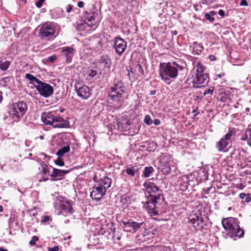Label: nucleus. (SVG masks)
Returning a JSON list of instances; mask_svg holds the SVG:
<instances>
[{"label":"nucleus","instance_id":"nucleus-1","mask_svg":"<svg viewBox=\"0 0 251 251\" xmlns=\"http://www.w3.org/2000/svg\"><path fill=\"white\" fill-rule=\"evenodd\" d=\"M184 67L176 62H161L159 65V73L162 80L167 84L172 82L171 78H176L179 71H183Z\"/></svg>","mask_w":251,"mask_h":251},{"label":"nucleus","instance_id":"nucleus-2","mask_svg":"<svg viewBox=\"0 0 251 251\" xmlns=\"http://www.w3.org/2000/svg\"><path fill=\"white\" fill-rule=\"evenodd\" d=\"M111 179L107 176L100 179L93 187L90 197L94 200H100L105 195L107 190L111 187Z\"/></svg>","mask_w":251,"mask_h":251},{"label":"nucleus","instance_id":"nucleus-3","mask_svg":"<svg viewBox=\"0 0 251 251\" xmlns=\"http://www.w3.org/2000/svg\"><path fill=\"white\" fill-rule=\"evenodd\" d=\"M222 225L224 228L228 232L229 236L231 238H241L243 236L244 231L240 227L239 221L237 219L232 217L224 219Z\"/></svg>","mask_w":251,"mask_h":251},{"label":"nucleus","instance_id":"nucleus-4","mask_svg":"<svg viewBox=\"0 0 251 251\" xmlns=\"http://www.w3.org/2000/svg\"><path fill=\"white\" fill-rule=\"evenodd\" d=\"M27 109V105L26 102L19 101L10 106L9 113L12 119L19 121L25 114Z\"/></svg>","mask_w":251,"mask_h":251},{"label":"nucleus","instance_id":"nucleus-5","mask_svg":"<svg viewBox=\"0 0 251 251\" xmlns=\"http://www.w3.org/2000/svg\"><path fill=\"white\" fill-rule=\"evenodd\" d=\"M204 67L199 63L197 64V73L193 80L194 87L198 88L204 87L209 82V77L207 74H204Z\"/></svg>","mask_w":251,"mask_h":251},{"label":"nucleus","instance_id":"nucleus-6","mask_svg":"<svg viewBox=\"0 0 251 251\" xmlns=\"http://www.w3.org/2000/svg\"><path fill=\"white\" fill-rule=\"evenodd\" d=\"M143 186L149 194V198L156 199L157 200H164V198L162 194V191L154 183L150 182L149 183L146 182L144 184Z\"/></svg>","mask_w":251,"mask_h":251},{"label":"nucleus","instance_id":"nucleus-7","mask_svg":"<svg viewBox=\"0 0 251 251\" xmlns=\"http://www.w3.org/2000/svg\"><path fill=\"white\" fill-rule=\"evenodd\" d=\"M235 134L234 131L229 129L228 132L217 142L216 148L219 152L225 151L224 150L231 143V138Z\"/></svg>","mask_w":251,"mask_h":251},{"label":"nucleus","instance_id":"nucleus-8","mask_svg":"<svg viewBox=\"0 0 251 251\" xmlns=\"http://www.w3.org/2000/svg\"><path fill=\"white\" fill-rule=\"evenodd\" d=\"M55 33L54 27L49 23H46L41 26L39 36L42 40H49L51 38Z\"/></svg>","mask_w":251,"mask_h":251},{"label":"nucleus","instance_id":"nucleus-9","mask_svg":"<svg viewBox=\"0 0 251 251\" xmlns=\"http://www.w3.org/2000/svg\"><path fill=\"white\" fill-rule=\"evenodd\" d=\"M163 200L148 198V200L144 204V207L150 214L151 216H156L159 214L156 209V205Z\"/></svg>","mask_w":251,"mask_h":251},{"label":"nucleus","instance_id":"nucleus-10","mask_svg":"<svg viewBox=\"0 0 251 251\" xmlns=\"http://www.w3.org/2000/svg\"><path fill=\"white\" fill-rule=\"evenodd\" d=\"M35 88L39 94L45 98L50 97L53 93V88L52 86L41 81L38 84H36Z\"/></svg>","mask_w":251,"mask_h":251},{"label":"nucleus","instance_id":"nucleus-11","mask_svg":"<svg viewBox=\"0 0 251 251\" xmlns=\"http://www.w3.org/2000/svg\"><path fill=\"white\" fill-rule=\"evenodd\" d=\"M126 93L110 91L108 94L109 100L113 105L120 106L122 105L125 100L124 95Z\"/></svg>","mask_w":251,"mask_h":251},{"label":"nucleus","instance_id":"nucleus-12","mask_svg":"<svg viewBox=\"0 0 251 251\" xmlns=\"http://www.w3.org/2000/svg\"><path fill=\"white\" fill-rule=\"evenodd\" d=\"M127 43L120 36L116 37L114 39L113 48L115 52L119 55H121L126 50Z\"/></svg>","mask_w":251,"mask_h":251},{"label":"nucleus","instance_id":"nucleus-13","mask_svg":"<svg viewBox=\"0 0 251 251\" xmlns=\"http://www.w3.org/2000/svg\"><path fill=\"white\" fill-rule=\"evenodd\" d=\"M75 90L78 96L83 100L88 99L91 95L89 87L85 85L80 86L79 84H76L75 85Z\"/></svg>","mask_w":251,"mask_h":251},{"label":"nucleus","instance_id":"nucleus-14","mask_svg":"<svg viewBox=\"0 0 251 251\" xmlns=\"http://www.w3.org/2000/svg\"><path fill=\"white\" fill-rule=\"evenodd\" d=\"M110 91L126 93V89L124 83L122 79L116 77L113 80V85L111 87Z\"/></svg>","mask_w":251,"mask_h":251},{"label":"nucleus","instance_id":"nucleus-15","mask_svg":"<svg viewBox=\"0 0 251 251\" xmlns=\"http://www.w3.org/2000/svg\"><path fill=\"white\" fill-rule=\"evenodd\" d=\"M69 122L60 116H55L52 126L54 128H67L69 126Z\"/></svg>","mask_w":251,"mask_h":251},{"label":"nucleus","instance_id":"nucleus-16","mask_svg":"<svg viewBox=\"0 0 251 251\" xmlns=\"http://www.w3.org/2000/svg\"><path fill=\"white\" fill-rule=\"evenodd\" d=\"M170 158L169 156H164L160 159V163L162 164L163 168L162 172L165 175L169 174L171 172V167L170 165Z\"/></svg>","mask_w":251,"mask_h":251},{"label":"nucleus","instance_id":"nucleus-17","mask_svg":"<svg viewBox=\"0 0 251 251\" xmlns=\"http://www.w3.org/2000/svg\"><path fill=\"white\" fill-rule=\"evenodd\" d=\"M70 172L69 170H59L53 168V172L50 176L52 177L51 180L54 181L62 178L66 174Z\"/></svg>","mask_w":251,"mask_h":251},{"label":"nucleus","instance_id":"nucleus-18","mask_svg":"<svg viewBox=\"0 0 251 251\" xmlns=\"http://www.w3.org/2000/svg\"><path fill=\"white\" fill-rule=\"evenodd\" d=\"M61 52L62 53V55L66 57V62L67 63H70L74 56L75 50L71 47H65L61 49Z\"/></svg>","mask_w":251,"mask_h":251},{"label":"nucleus","instance_id":"nucleus-19","mask_svg":"<svg viewBox=\"0 0 251 251\" xmlns=\"http://www.w3.org/2000/svg\"><path fill=\"white\" fill-rule=\"evenodd\" d=\"M55 117L52 112H43L41 115V120L45 124L52 126Z\"/></svg>","mask_w":251,"mask_h":251},{"label":"nucleus","instance_id":"nucleus-20","mask_svg":"<svg viewBox=\"0 0 251 251\" xmlns=\"http://www.w3.org/2000/svg\"><path fill=\"white\" fill-rule=\"evenodd\" d=\"M73 201H66L60 204V208L62 212L72 213L73 211Z\"/></svg>","mask_w":251,"mask_h":251},{"label":"nucleus","instance_id":"nucleus-21","mask_svg":"<svg viewBox=\"0 0 251 251\" xmlns=\"http://www.w3.org/2000/svg\"><path fill=\"white\" fill-rule=\"evenodd\" d=\"M94 13L93 12H86L84 15L85 23L87 26H90L95 25V19L94 17Z\"/></svg>","mask_w":251,"mask_h":251},{"label":"nucleus","instance_id":"nucleus-22","mask_svg":"<svg viewBox=\"0 0 251 251\" xmlns=\"http://www.w3.org/2000/svg\"><path fill=\"white\" fill-rule=\"evenodd\" d=\"M123 228L127 232L132 233V219H124L121 221Z\"/></svg>","mask_w":251,"mask_h":251},{"label":"nucleus","instance_id":"nucleus-23","mask_svg":"<svg viewBox=\"0 0 251 251\" xmlns=\"http://www.w3.org/2000/svg\"><path fill=\"white\" fill-rule=\"evenodd\" d=\"M99 62L100 64H103L104 67L107 68H110L111 65V60L108 55H101Z\"/></svg>","mask_w":251,"mask_h":251},{"label":"nucleus","instance_id":"nucleus-24","mask_svg":"<svg viewBox=\"0 0 251 251\" xmlns=\"http://www.w3.org/2000/svg\"><path fill=\"white\" fill-rule=\"evenodd\" d=\"M25 78L28 79L30 83L34 85L35 87L36 84H38L41 81L40 80L33 76L32 75L28 73L25 75Z\"/></svg>","mask_w":251,"mask_h":251},{"label":"nucleus","instance_id":"nucleus-25","mask_svg":"<svg viewBox=\"0 0 251 251\" xmlns=\"http://www.w3.org/2000/svg\"><path fill=\"white\" fill-rule=\"evenodd\" d=\"M193 45L194 51L196 52V54H200L203 50V46L198 44L197 42H194Z\"/></svg>","mask_w":251,"mask_h":251},{"label":"nucleus","instance_id":"nucleus-26","mask_svg":"<svg viewBox=\"0 0 251 251\" xmlns=\"http://www.w3.org/2000/svg\"><path fill=\"white\" fill-rule=\"evenodd\" d=\"M138 171V169L136 166L128 167L125 170L128 175L132 177L135 175L136 173Z\"/></svg>","mask_w":251,"mask_h":251},{"label":"nucleus","instance_id":"nucleus-27","mask_svg":"<svg viewBox=\"0 0 251 251\" xmlns=\"http://www.w3.org/2000/svg\"><path fill=\"white\" fill-rule=\"evenodd\" d=\"M70 146L69 145L64 146L62 148L59 149L56 152V155L59 156H62L64 154L70 151Z\"/></svg>","mask_w":251,"mask_h":251},{"label":"nucleus","instance_id":"nucleus-28","mask_svg":"<svg viewBox=\"0 0 251 251\" xmlns=\"http://www.w3.org/2000/svg\"><path fill=\"white\" fill-rule=\"evenodd\" d=\"M40 165L41 166V170L40 171V173L42 175H49L50 171L48 165L44 162L41 163Z\"/></svg>","mask_w":251,"mask_h":251},{"label":"nucleus","instance_id":"nucleus-29","mask_svg":"<svg viewBox=\"0 0 251 251\" xmlns=\"http://www.w3.org/2000/svg\"><path fill=\"white\" fill-rule=\"evenodd\" d=\"M142 226L143 222H135L134 220L132 219V233L135 232Z\"/></svg>","mask_w":251,"mask_h":251},{"label":"nucleus","instance_id":"nucleus-30","mask_svg":"<svg viewBox=\"0 0 251 251\" xmlns=\"http://www.w3.org/2000/svg\"><path fill=\"white\" fill-rule=\"evenodd\" d=\"M153 172V168L151 166L146 167L145 168L143 175L145 177H148Z\"/></svg>","mask_w":251,"mask_h":251},{"label":"nucleus","instance_id":"nucleus-31","mask_svg":"<svg viewBox=\"0 0 251 251\" xmlns=\"http://www.w3.org/2000/svg\"><path fill=\"white\" fill-rule=\"evenodd\" d=\"M250 194H245V193H241L240 194V198L242 200L245 199V201L247 202H249L251 201V198L250 197Z\"/></svg>","mask_w":251,"mask_h":251},{"label":"nucleus","instance_id":"nucleus-32","mask_svg":"<svg viewBox=\"0 0 251 251\" xmlns=\"http://www.w3.org/2000/svg\"><path fill=\"white\" fill-rule=\"evenodd\" d=\"M149 145L147 150L150 151H155L157 147V144L153 141L149 142Z\"/></svg>","mask_w":251,"mask_h":251},{"label":"nucleus","instance_id":"nucleus-33","mask_svg":"<svg viewBox=\"0 0 251 251\" xmlns=\"http://www.w3.org/2000/svg\"><path fill=\"white\" fill-rule=\"evenodd\" d=\"M9 65H10L9 61H6L3 63H2L0 61V70H1L2 71H6L8 68Z\"/></svg>","mask_w":251,"mask_h":251},{"label":"nucleus","instance_id":"nucleus-34","mask_svg":"<svg viewBox=\"0 0 251 251\" xmlns=\"http://www.w3.org/2000/svg\"><path fill=\"white\" fill-rule=\"evenodd\" d=\"M127 124V122H126L125 124H124L122 122H119L117 123V129L119 130L123 131L124 130H125L127 126H126Z\"/></svg>","mask_w":251,"mask_h":251},{"label":"nucleus","instance_id":"nucleus-35","mask_svg":"<svg viewBox=\"0 0 251 251\" xmlns=\"http://www.w3.org/2000/svg\"><path fill=\"white\" fill-rule=\"evenodd\" d=\"M87 75L88 76L92 78L97 75V72L96 70H89L87 72Z\"/></svg>","mask_w":251,"mask_h":251},{"label":"nucleus","instance_id":"nucleus-36","mask_svg":"<svg viewBox=\"0 0 251 251\" xmlns=\"http://www.w3.org/2000/svg\"><path fill=\"white\" fill-rule=\"evenodd\" d=\"M144 122L146 124H147L148 126L151 125L153 123V121L151 120L150 116H149V115H147L145 116Z\"/></svg>","mask_w":251,"mask_h":251},{"label":"nucleus","instance_id":"nucleus-37","mask_svg":"<svg viewBox=\"0 0 251 251\" xmlns=\"http://www.w3.org/2000/svg\"><path fill=\"white\" fill-rule=\"evenodd\" d=\"M135 69H136L135 70L138 73H140L142 75H144V70H143V67H142V66L140 64L138 63V64H137V65L136 66V67H135Z\"/></svg>","mask_w":251,"mask_h":251},{"label":"nucleus","instance_id":"nucleus-38","mask_svg":"<svg viewBox=\"0 0 251 251\" xmlns=\"http://www.w3.org/2000/svg\"><path fill=\"white\" fill-rule=\"evenodd\" d=\"M54 163L56 165L59 166H63L64 165V162L63 161L62 158H61L59 156L57 157V159L55 161Z\"/></svg>","mask_w":251,"mask_h":251},{"label":"nucleus","instance_id":"nucleus-39","mask_svg":"<svg viewBox=\"0 0 251 251\" xmlns=\"http://www.w3.org/2000/svg\"><path fill=\"white\" fill-rule=\"evenodd\" d=\"M194 218L197 222V226H198L201 223H202L203 221V218L201 216L195 215Z\"/></svg>","mask_w":251,"mask_h":251},{"label":"nucleus","instance_id":"nucleus-40","mask_svg":"<svg viewBox=\"0 0 251 251\" xmlns=\"http://www.w3.org/2000/svg\"><path fill=\"white\" fill-rule=\"evenodd\" d=\"M39 240L38 236H34L32 237V239L30 241L29 244L31 246H34L36 244V242Z\"/></svg>","mask_w":251,"mask_h":251},{"label":"nucleus","instance_id":"nucleus-41","mask_svg":"<svg viewBox=\"0 0 251 251\" xmlns=\"http://www.w3.org/2000/svg\"><path fill=\"white\" fill-rule=\"evenodd\" d=\"M204 17L205 18L210 22H213L214 21V18L207 13L205 14Z\"/></svg>","mask_w":251,"mask_h":251},{"label":"nucleus","instance_id":"nucleus-42","mask_svg":"<svg viewBox=\"0 0 251 251\" xmlns=\"http://www.w3.org/2000/svg\"><path fill=\"white\" fill-rule=\"evenodd\" d=\"M213 93V89H210V88H209V89H206L204 90L203 93V96H205L207 94H209L210 95H212Z\"/></svg>","mask_w":251,"mask_h":251},{"label":"nucleus","instance_id":"nucleus-43","mask_svg":"<svg viewBox=\"0 0 251 251\" xmlns=\"http://www.w3.org/2000/svg\"><path fill=\"white\" fill-rule=\"evenodd\" d=\"M247 133H248L249 136L248 144L251 147V127L247 129Z\"/></svg>","mask_w":251,"mask_h":251},{"label":"nucleus","instance_id":"nucleus-44","mask_svg":"<svg viewBox=\"0 0 251 251\" xmlns=\"http://www.w3.org/2000/svg\"><path fill=\"white\" fill-rule=\"evenodd\" d=\"M57 59V57L55 55L50 56L48 58V61L50 63L53 62Z\"/></svg>","mask_w":251,"mask_h":251},{"label":"nucleus","instance_id":"nucleus-45","mask_svg":"<svg viewBox=\"0 0 251 251\" xmlns=\"http://www.w3.org/2000/svg\"><path fill=\"white\" fill-rule=\"evenodd\" d=\"M44 1L45 0H38V1L35 3L36 7L38 8L41 7Z\"/></svg>","mask_w":251,"mask_h":251},{"label":"nucleus","instance_id":"nucleus-46","mask_svg":"<svg viewBox=\"0 0 251 251\" xmlns=\"http://www.w3.org/2000/svg\"><path fill=\"white\" fill-rule=\"evenodd\" d=\"M190 222L192 224H194V226L196 228L197 227V221L196 220L195 218L194 217V218H191L190 219Z\"/></svg>","mask_w":251,"mask_h":251},{"label":"nucleus","instance_id":"nucleus-47","mask_svg":"<svg viewBox=\"0 0 251 251\" xmlns=\"http://www.w3.org/2000/svg\"><path fill=\"white\" fill-rule=\"evenodd\" d=\"M50 217L48 215H46L43 217V218L41 220L42 223H46L50 220Z\"/></svg>","mask_w":251,"mask_h":251},{"label":"nucleus","instance_id":"nucleus-48","mask_svg":"<svg viewBox=\"0 0 251 251\" xmlns=\"http://www.w3.org/2000/svg\"><path fill=\"white\" fill-rule=\"evenodd\" d=\"M145 219H136L135 220H134V221L135 222H139V223L143 222V227L145 226Z\"/></svg>","mask_w":251,"mask_h":251},{"label":"nucleus","instance_id":"nucleus-49","mask_svg":"<svg viewBox=\"0 0 251 251\" xmlns=\"http://www.w3.org/2000/svg\"><path fill=\"white\" fill-rule=\"evenodd\" d=\"M59 248L58 246H55L53 248H49L48 250L49 251H58Z\"/></svg>","mask_w":251,"mask_h":251},{"label":"nucleus","instance_id":"nucleus-50","mask_svg":"<svg viewBox=\"0 0 251 251\" xmlns=\"http://www.w3.org/2000/svg\"><path fill=\"white\" fill-rule=\"evenodd\" d=\"M73 7V6L72 5H71V4H69L68 5V7L67 8V9H66V12L67 13H70L71 12L72 10V8Z\"/></svg>","mask_w":251,"mask_h":251},{"label":"nucleus","instance_id":"nucleus-51","mask_svg":"<svg viewBox=\"0 0 251 251\" xmlns=\"http://www.w3.org/2000/svg\"><path fill=\"white\" fill-rule=\"evenodd\" d=\"M240 5L241 6H248V3L246 0H242L240 2Z\"/></svg>","mask_w":251,"mask_h":251},{"label":"nucleus","instance_id":"nucleus-52","mask_svg":"<svg viewBox=\"0 0 251 251\" xmlns=\"http://www.w3.org/2000/svg\"><path fill=\"white\" fill-rule=\"evenodd\" d=\"M10 78L9 77H6L2 78L1 81L3 82L4 83H6L7 82L9 81Z\"/></svg>","mask_w":251,"mask_h":251},{"label":"nucleus","instance_id":"nucleus-53","mask_svg":"<svg viewBox=\"0 0 251 251\" xmlns=\"http://www.w3.org/2000/svg\"><path fill=\"white\" fill-rule=\"evenodd\" d=\"M153 123L155 126H158L160 124V121L159 119H156L154 120Z\"/></svg>","mask_w":251,"mask_h":251},{"label":"nucleus","instance_id":"nucleus-54","mask_svg":"<svg viewBox=\"0 0 251 251\" xmlns=\"http://www.w3.org/2000/svg\"><path fill=\"white\" fill-rule=\"evenodd\" d=\"M218 13L222 17H224L225 14V11L222 9L219 10Z\"/></svg>","mask_w":251,"mask_h":251},{"label":"nucleus","instance_id":"nucleus-55","mask_svg":"<svg viewBox=\"0 0 251 251\" xmlns=\"http://www.w3.org/2000/svg\"><path fill=\"white\" fill-rule=\"evenodd\" d=\"M77 6L78 7H80V8H81L84 5V2L82 1H79L78 3H77Z\"/></svg>","mask_w":251,"mask_h":251},{"label":"nucleus","instance_id":"nucleus-56","mask_svg":"<svg viewBox=\"0 0 251 251\" xmlns=\"http://www.w3.org/2000/svg\"><path fill=\"white\" fill-rule=\"evenodd\" d=\"M209 59L211 61H214L216 60V57L214 55H211L209 57Z\"/></svg>","mask_w":251,"mask_h":251},{"label":"nucleus","instance_id":"nucleus-57","mask_svg":"<svg viewBox=\"0 0 251 251\" xmlns=\"http://www.w3.org/2000/svg\"><path fill=\"white\" fill-rule=\"evenodd\" d=\"M248 136H249L248 133L246 132V134L245 137H242L241 139L242 140H244V141L246 140L248 138Z\"/></svg>","mask_w":251,"mask_h":251},{"label":"nucleus","instance_id":"nucleus-58","mask_svg":"<svg viewBox=\"0 0 251 251\" xmlns=\"http://www.w3.org/2000/svg\"><path fill=\"white\" fill-rule=\"evenodd\" d=\"M208 14L213 17L216 14V12L212 10Z\"/></svg>","mask_w":251,"mask_h":251},{"label":"nucleus","instance_id":"nucleus-59","mask_svg":"<svg viewBox=\"0 0 251 251\" xmlns=\"http://www.w3.org/2000/svg\"><path fill=\"white\" fill-rule=\"evenodd\" d=\"M156 90H152L150 92V95H154L156 94Z\"/></svg>","mask_w":251,"mask_h":251},{"label":"nucleus","instance_id":"nucleus-60","mask_svg":"<svg viewBox=\"0 0 251 251\" xmlns=\"http://www.w3.org/2000/svg\"><path fill=\"white\" fill-rule=\"evenodd\" d=\"M49 180V178L48 177H43L42 179H40V181L41 182L42 181H46Z\"/></svg>","mask_w":251,"mask_h":251},{"label":"nucleus","instance_id":"nucleus-61","mask_svg":"<svg viewBox=\"0 0 251 251\" xmlns=\"http://www.w3.org/2000/svg\"><path fill=\"white\" fill-rule=\"evenodd\" d=\"M196 112H197V110H194L193 111V113H195V115H194L195 116H196L199 113V112L196 113Z\"/></svg>","mask_w":251,"mask_h":251},{"label":"nucleus","instance_id":"nucleus-62","mask_svg":"<svg viewBox=\"0 0 251 251\" xmlns=\"http://www.w3.org/2000/svg\"><path fill=\"white\" fill-rule=\"evenodd\" d=\"M2 100V92H0V103L1 102Z\"/></svg>","mask_w":251,"mask_h":251},{"label":"nucleus","instance_id":"nucleus-63","mask_svg":"<svg viewBox=\"0 0 251 251\" xmlns=\"http://www.w3.org/2000/svg\"><path fill=\"white\" fill-rule=\"evenodd\" d=\"M250 111V108L249 107H247L246 108V112L247 113L249 112ZM248 114V113H247Z\"/></svg>","mask_w":251,"mask_h":251},{"label":"nucleus","instance_id":"nucleus-64","mask_svg":"<svg viewBox=\"0 0 251 251\" xmlns=\"http://www.w3.org/2000/svg\"><path fill=\"white\" fill-rule=\"evenodd\" d=\"M0 251H8L6 249H4L2 248H0Z\"/></svg>","mask_w":251,"mask_h":251}]
</instances>
